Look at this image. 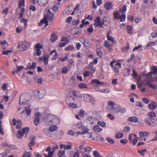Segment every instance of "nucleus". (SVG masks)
I'll list each match as a JSON object with an SVG mask.
<instances>
[{"instance_id":"40","label":"nucleus","mask_w":157,"mask_h":157,"mask_svg":"<svg viewBox=\"0 0 157 157\" xmlns=\"http://www.w3.org/2000/svg\"><path fill=\"white\" fill-rule=\"evenodd\" d=\"M97 123L99 125L103 128H105L106 127V124L104 121H98Z\"/></svg>"},{"instance_id":"62","label":"nucleus","mask_w":157,"mask_h":157,"mask_svg":"<svg viewBox=\"0 0 157 157\" xmlns=\"http://www.w3.org/2000/svg\"><path fill=\"white\" fill-rule=\"evenodd\" d=\"M61 41L62 42H65L64 43L67 44L69 40L67 37L63 36L61 38Z\"/></svg>"},{"instance_id":"1","label":"nucleus","mask_w":157,"mask_h":157,"mask_svg":"<svg viewBox=\"0 0 157 157\" xmlns=\"http://www.w3.org/2000/svg\"><path fill=\"white\" fill-rule=\"evenodd\" d=\"M30 96L29 94H22L19 98L20 106L17 112L19 113H21L25 111L27 116L30 115L31 109L30 108V105L29 103L26 102L29 99Z\"/></svg>"},{"instance_id":"41","label":"nucleus","mask_w":157,"mask_h":157,"mask_svg":"<svg viewBox=\"0 0 157 157\" xmlns=\"http://www.w3.org/2000/svg\"><path fill=\"white\" fill-rule=\"evenodd\" d=\"M75 50V48L73 45H69L65 49L66 51H72Z\"/></svg>"},{"instance_id":"20","label":"nucleus","mask_w":157,"mask_h":157,"mask_svg":"<svg viewBox=\"0 0 157 157\" xmlns=\"http://www.w3.org/2000/svg\"><path fill=\"white\" fill-rule=\"evenodd\" d=\"M16 67L17 69H14L12 72L14 75H15V74L19 73L24 68V67L22 66H17Z\"/></svg>"},{"instance_id":"46","label":"nucleus","mask_w":157,"mask_h":157,"mask_svg":"<svg viewBox=\"0 0 157 157\" xmlns=\"http://www.w3.org/2000/svg\"><path fill=\"white\" fill-rule=\"evenodd\" d=\"M82 24L80 25V28H82L83 26V25H88L89 24V22L88 21H86L85 19L82 20Z\"/></svg>"},{"instance_id":"60","label":"nucleus","mask_w":157,"mask_h":157,"mask_svg":"<svg viewBox=\"0 0 157 157\" xmlns=\"http://www.w3.org/2000/svg\"><path fill=\"white\" fill-rule=\"evenodd\" d=\"M22 30V27L21 25L18 26L16 29V32L18 33H20Z\"/></svg>"},{"instance_id":"13","label":"nucleus","mask_w":157,"mask_h":157,"mask_svg":"<svg viewBox=\"0 0 157 157\" xmlns=\"http://www.w3.org/2000/svg\"><path fill=\"white\" fill-rule=\"evenodd\" d=\"M144 122L151 126H156L157 125V119L156 120L151 121V119L146 118L144 120Z\"/></svg>"},{"instance_id":"52","label":"nucleus","mask_w":157,"mask_h":157,"mask_svg":"<svg viewBox=\"0 0 157 157\" xmlns=\"http://www.w3.org/2000/svg\"><path fill=\"white\" fill-rule=\"evenodd\" d=\"M133 28L132 27L130 26H128L127 27V30L129 34H131L132 33Z\"/></svg>"},{"instance_id":"25","label":"nucleus","mask_w":157,"mask_h":157,"mask_svg":"<svg viewBox=\"0 0 157 157\" xmlns=\"http://www.w3.org/2000/svg\"><path fill=\"white\" fill-rule=\"evenodd\" d=\"M57 36L55 33H52L51 35V38L50 39V41L51 43H53L56 41L57 40Z\"/></svg>"},{"instance_id":"58","label":"nucleus","mask_w":157,"mask_h":157,"mask_svg":"<svg viewBox=\"0 0 157 157\" xmlns=\"http://www.w3.org/2000/svg\"><path fill=\"white\" fill-rule=\"evenodd\" d=\"M93 155L95 157H102L96 150H94L93 151Z\"/></svg>"},{"instance_id":"37","label":"nucleus","mask_w":157,"mask_h":157,"mask_svg":"<svg viewBox=\"0 0 157 157\" xmlns=\"http://www.w3.org/2000/svg\"><path fill=\"white\" fill-rule=\"evenodd\" d=\"M92 148L89 146H86L84 147V151L86 153H90L92 151Z\"/></svg>"},{"instance_id":"23","label":"nucleus","mask_w":157,"mask_h":157,"mask_svg":"<svg viewBox=\"0 0 157 157\" xmlns=\"http://www.w3.org/2000/svg\"><path fill=\"white\" fill-rule=\"evenodd\" d=\"M97 86H94L95 89L96 90V91H99L101 93H102L106 94H108L109 92V90L107 88H105L103 89L99 90L97 89Z\"/></svg>"},{"instance_id":"3","label":"nucleus","mask_w":157,"mask_h":157,"mask_svg":"<svg viewBox=\"0 0 157 157\" xmlns=\"http://www.w3.org/2000/svg\"><path fill=\"white\" fill-rule=\"evenodd\" d=\"M53 19V14L51 13L50 11L48 10L44 17L39 23L40 26L44 25V27H45L48 25V22H51Z\"/></svg>"},{"instance_id":"4","label":"nucleus","mask_w":157,"mask_h":157,"mask_svg":"<svg viewBox=\"0 0 157 157\" xmlns=\"http://www.w3.org/2000/svg\"><path fill=\"white\" fill-rule=\"evenodd\" d=\"M110 66L112 67L113 71L115 73H117L119 71V69L121 67V64L118 62L113 60L110 63Z\"/></svg>"},{"instance_id":"15","label":"nucleus","mask_w":157,"mask_h":157,"mask_svg":"<svg viewBox=\"0 0 157 157\" xmlns=\"http://www.w3.org/2000/svg\"><path fill=\"white\" fill-rule=\"evenodd\" d=\"M85 113V111L83 109H81L78 112V114H75V117L78 119L80 120L84 117Z\"/></svg>"},{"instance_id":"36","label":"nucleus","mask_w":157,"mask_h":157,"mask_svg":"<svg viewBox=\"0 0 157 157\" xmlns=\"http://www.w3.org/2000/svg\"><path fill=\"white\" fill-rule=\"evenodd\" d=\"M78 87L79 89H83L87 88V85L86 84L84 83H80L78 85Z\"/></svg>"},{"instance_id":"5","label":"nucleus","mask_w":157,"mask_h":157,"mask_svg":"<svg viewBox=\"0 0 157 157\" xmlns=\"http://www.w3.org/2000/svg\"><path fill=\"white\" fill-rule=\"evenodd\" d=\"M30 46V44L27 41L20 42L18 43L17 48L21 51H24L28 48Z\"/></svg>"},{"instance_id":"32","label":"nucleus","mask_w":157,"mask_h":157,"mask_svg":"<svg viewBox=\"0 0 157 157\" xmlns=\"http://www.w3.org/2000/svg\"><path fill=\"white\" fill-rule=\"evenodd\" d=\"M113 113H115L119 112L120 110V107L117 105H116L112 109Z\"/></svg>"},{"instance_id":"59","label":"nucleus","mask_w":157,"mask_h":157,"mask_svg":"<svg viewBox=\"0 0 157 157\" xmlns=\"http://www.w3.org/2000/svg\"><path fill=\"white\" fill-rule=\"evenodd\" d=\"M80 153L78 150H77L73 154V157H79Z\"/></svg>"},{"instance_id":"9","label":"nucleus","mask_w":157,"mask_h":157,"mask_svg":"<svg viewBox=\"0 0 157 157\" xmlns=\"http://www.w3.org/2000/svg\"><path fill=\"white\" fill-rule=\"evenodd\" d=\"M34 94L39 98H41L46 93V90L44 89H37L33 92Z\"/></svg>"},{"instance_id":"44","label":"nucleus","mask_w":157,"mask_h":157,"mask_svg":"<svg viewBox=\"0 0 157 157\" xmlns=\"http://www.w3.org/2000/svg\"><path fill=\"white\" fill-rule=\"evenodd\" d=\"M126 5H124L123 7L120 8L119 11L121 13H123L126 11Z\"/></svg>"},{"instance_id":"56","label":"nucleus","mask_w":157,"mask_h":157,"mask_svg":"<svg viewBox=\"0 0 157 157\" xmlns=\"http://www.w3.org/2000/svg\"><path fill=\"white\" fill-rule=\"evenodd\" d=\"M9 152L7 151H5L0 153V157H5L9 154Z\"/></svg>"},{"instance_id":"35","label":"nucleus","mask_w":157,"mask_h":157,"mask_svg":"<svg viewBox=\"0 0 157 157\" xmlns=\"http://www.w3.org/2000/svg\"><path fill=\"white\" fill-rule=\"evenodd\" d=\"M48 0H39L38 2L40 6L45 5L48 2Z\"/></svg>"},{"instance_id":"11","label":"nucleus","mask_w":157,"mask_h":157,"mask_svg":"<svg viewBox=\"0 0 157 157\" xmlns=\"http://www.w3.org/2000/svg\"><path fill=\"white\" fill-rule=\"evenodd\" d=\"M93 60V61L90 62L88 65V67L90 69V73L92 74H93L95 71V69L93 67L94 64H96L98 63V58H95Z\"/></svg>"},{"instance_id":"21","label":"nucleus","mask_w":157,"mask_h":157,"mask_svg":"<svg viewBox=\"0 0 157 157\" xmlns=\"http://www.w3.org/2000/svg\"><path fill=\"white\" fill-rule=\"evenodd\" d=\"M113 6V4L109 2H106L104 5V8L107 10H109L112 9Z\"/></svg>"},{"instance_id":"17","label":"nucleus","mask_w":157,"mask_h":157,"mask_svg":"<svg viewBox=\"0 0 157 157\" xmlns=\"http://www.w3.org/2000/svg\"><path fill=\"white\" fill-rule=\"evenodd\" d=\"M13 124L14 125L16 126V128L17 129H19L21 126L22 122L20 120L17 121L15 119H13Z\"/></svg>"},{"instance_id":"53","label":"nucleus","mask_w":157,"mask_h":157,"mask_svg":"<svg viewBox=\"0 0 157 157\" xmlns=\"http://www.w3.org/2000/svg\"><path fill=\"white\" fill-rule=\"evenodd\" d=\"M67 134L71 136H74L76 133L72 130H68L67 132Z\"/></svg>"},{"instance_id":"18","label":"nucleus","mask_w":157,"mask_h":157,"mask_svg":"<svg viewBox=\"0 0 157 157\" xmlns=\"http://www.w3.org/2000/svg\"><path fill=\"white\" fill-rule=\"evenodd\" d=\"M83 127L82 123L80 122L73 124L72 126V128L75 130L82 129Z\"/></svg>"},{"instance_id":"12","label":"nucleus","mask_w":157,"mask_h":157,"mask_svg":"<svg viewBox=\"0 0 157 157\" xmlns=\"http://www.w3.org/2000/svg\"><path fill=\"white\" fill-rule=\"evenodd\" d=\"M42 45L41 44L39 43L36 44L34 48V53L36 54L38 56L40 55L41 52L40 49H42Z\"/></svg>"},{"instance_id":"10","label":"nucleus","mask_w":157,"mask_h":157,"mask_svg":"<svg viewBox=\"0 0 157 157\" xmlns=\"http://www.w3.org/2000/svg\"><path fill=\"white\" fill-rule=\"evenodd\" d=\"M128 139L131 143L133 145L136 144L137 142V138L136 135L134 134H129L128 135Z\"/></svg>"},{"instance_id":"31","label":"nucleus","mask_w":157,"mask_h":157,"mask_svg":"<svg viewBox=\"0 0 157 157\" xmlns=\"http://www.w3.org/2000/svg\"><path fill=\"white\" fill-rule=\"evenodd\" d=\"M0 44L2 47V50H5L6 49V46L8 45L7 43L5 40H3L1 41Z\"/></svg>"},{"instance_id":"50","label":"nucleus","mask_w":157,"mask_h":157,"mask_svg":"<svg viewBox=\"0 0 157 157\" xmlns=\"http://www.w3.org/2000/svg\"><path fill=\"white\" fill-rule=\"evenodd\" d=\"M146 151L147 150L145 149H143L141 150H138V153L143 156L144 155Z\"/></svg>"},{"instance_id":"42","label":"nucleus","mask_w":157,"mask_h":157,"mask_svg":"<svg viewBox=\"0 0 157 157\" xmlns=\"http://www.w3.org/2000/svg\"><path fill=\"white\" fill-rule=\"evenodd\" d=\"M124 135L122 133L119 132L116 133L115 137L117 139L121 138L123 137Z\"/></svg>"},{"instance_id":"22","label":"nucleus","mask_w":157,"mask_h":157,"mask_svg":"<svg viewBox=\"0 0 157 157\" xmlns=\"http://www.w3.org/2000/svg\"><path fill=\"white\" fill-rule=\"evenodd\" d=\"M49 57V56H43L42 57H40L39 59L41 60L43 59L44 62V65H48V60Z\"/></svg>"},{"instance_id":"33","label":"nucleus","mask_w":157,"mask_h":157,"mask_svg":"<svg viewBox=\"0 0 157 157\" xmlns=\"http://www.w3.org/2000/svg\"><path fill=\"white\" fill-rule=\"evenodd\" d=\"M36 67V64L35 63H33L32 65H28L27 66L26 69H31L35 68Z\"/></svg>"},{"instance_id":"49","label":"nucleus","mask_w":157,"mask_h":157,"mask_svg":"<svg viewBox=\"0 0 157 157\" xmlns=\"http://www.w3.org/2000/svg\"><path fill=\"white\" fill-rule=\"evenodd\" d=\"M107 104L109 106H110L112 107V109L113 107L116 105L114 102L113 101H108L107 102Z\"/></svg>"},{"instance_id":"43","label":"nucleus","mask_w":157,"mask_h":157,"mask_svg":"<svg viewBox=\"0 0 157 157\" xmlns=\"http://www.w3.org/2000/svg\"><path fill=\"white\" fill-rule=\"evenodd\" d=\"M69 8V7L66 8L63 11V13L64 16H67L70 13V11L68 9Z\"/></svg>"},{"instance_id":"54","label":"nucleus","mask_w":157,"mask_h":157,"mask_svg":"<svg viewBox=\"0 0 157 157\" xmlns=\"http://www.w3.org/2000/svg\"><path fill=\"white\" fill-rule=\"evenodd\" d=\"M31 152L29 151V152H25L24 153L22 157H30L31 156Z\"/></svg>"},{"instance_id":"55","label":"nucleus","mask_w":157,"mask_h":157,"mask_svg":"<svg viewBox=\"0 0 157 157\" xmlns=\"http://www.w3.org/2000/svg\"><path fill=\"white\" fill-rule=\"evenodd\" d=\"M76 75H73L71 77V82H73L75 84L77 81H76Z\"/></svg>"},{"instance_id":"19","label":"nucleus","mask_w":157,"mask_h":157,"mask_svg":"<svg viewBox=\"0 0 157 157\" xmlns=\"http://www.w3.org/2000/svg\"><path fill=\"white\" fill-rule=\"evenodd\" d=\"M149 133L147 132H139V135L140 137H145L144 138V141L146 140V138L149 136Z\"/></svg>"},{"instance_id":"51","label":"nucleus","mask_w":157,"mask_h":157,"mask_svg":"<svg viewBox=\"0 0 157 157\" xmlns=\"http://www.w3.org/2000/svg\"><path fill=\"white\" fill-rule=\"evenodd\" d=\"M84 145L83 144L80 145L78 147V150L81 153V154H82L83 153H84V151H82L83 149H84Z\"/></svg>"},{"instance_id":"30","label":"nucleus","mask_w":157,"mask_h":157,"mask_svg":"<svg viewBox=\"0 0 157 157\" xmlns=\"http://www.w3.org/2000/svg\"><path fill=\"white\" fill-rule=\"evenodd\" d=\"M128 120L129 121L132 122L136 123L139 122L138 118L135 117H130L128 118Z\"/></svg>"},{"instance_id":"63","label":"nucleus","mask_w":157,"mask_h":157,"mask_svg":"<svg viewBox=\"0 0 157 157\" xmlns=\"http://www.w3.org/2000/svg\"><path fill=\"white\" fill-rule=\"evenodd\" d=\"M113 14L114 19H118L120 16V13L117 12H115Z\"/></svg>"},{"instance_id":"34","label":"nucleus","mask_w":157,"mask_h":157,"mask_svg":"<svg viewBox=\"0 0 157 157\" xmlns=\"http://www.w3.org/2000/svg\"><path fill=\"white\" fill-rule=\"evenodd\" d=\"M54 53H55V54L54 56L52 58V60H55L57 59L58 56L56 50H53L51 51L50 53V55H51Z\"/></svg>"},{"instance_id":"29","label":"nucleus","mask_w":157,"mask_h":157,"mask_svg":"<svg viewBox=\"0 0 157 157\" xmlns=\"http://www.w3.org/2000/svg\"><path fill=\"white\" fill-rule=\"evenodd\" d=\"M58 127L56 125L53 124L50 126L49 128V130L50 132H54L58 130Z\"/></svg>"},{"instance_id":"28","label":"nucleus","mask_w":157,"mask_h":157,"mask_svg":"<svg viewBox=\"0 0 157 157\" xmlns=\"http://www.w3.org/2000/svg\"><path fill=\"white\" fill-rule=\"evenodd\" d=\"M93 129L94 131L98 132H100L102 130V129L97 125H94L93 126Z\"/></svg>"},{"instance_id":"14","label":"nucleus","mask_w":157,"mask_h":157,"mask_svg":"<svg viewBox=\"0 0 157 157\" xmlns=\"http://www.w3.org/2000/svg\"><path fill=\"white\" fill-rule=\"evenodd\" d=\"M94 25L96 27L99 28H102V22L101 20L100 17H97L95 20Z\"/></svg>"},{"instance_id":"61","label":"nucleus","mask_w":157,"mask_h":157,"mask_svg":"<svg viewBox=\"0 0 157 157\" xmlns=\"http://www.w3.org/2000/svg\"><path fill=\"white\" fill-rule=\"evenodd\" d=\"M107 39L109 41H110L111 42H113L114 40V38L109 36V33L107 34Z\"/></svg>"},{"instance_id":"16","label":"nucleus","mask_w":157,"mask_h":157,"mask_svg":"<svg viewBox=\"0 0 157 157\" xmlns=\"http://www.w3.org/2000/svg\"><path fill=\"white\" fill-rule=\"evenodd\" d=\"M80 40L86 48H87L90 47V44L88 40L84 38H82L80 39Z\"/></svg>"},{"instance_id":"45","label":"nucleus","mask_w":157,"mask_h":157,"mask_svg":"<svg viewBox=\"0 0 157 157\" xmlns=\"http://www.w3.org/2000/svg\"><path fill=\"white\" fill-rule=\"evenodd\" d=\"M72 94L74 96H75L77 98H82V95H81V94L77 93L76 91H73Z\"/></svg>"},{"instance_id":"39","label":"nucleus","mask_w":157,"mask_h":157,"mask_svg":"<svg viewBox=\"0 0 157 157\" xmlns=\"http://www.w3.org/2000/svg\"><path fill=\"white\" fill-rule=\"evenodd\" d=\"M68 145H65L64 149L66 150H70L71 149V147H73L72 144L71 142H68L67 143Z\"/></svg>"},{"instance_id":"26","label":"nucleus","mask_w":157,"mask_h":157,"mask_svg":"<svg viewBox=\"0 0 157 157\" xmlns=\"http://www.w3.org/2000/svg\"><path fill=\"white\" fill-rule=\"evenodd\" d=\"M35 139V136H32L30 138V141L29 144V147L32 146L34 145L35 144L34 140Z\"/></svg>"},{"instance_id":"24","label":"nucleus","mask_w":157,"mask_h":157,"mask_svg":"<svg viewBox=\"0 0 157 157\" xmlns=\"http://www.w3.org/2000/svg\"><path fill=\"white\" fill-rule=\"evenodd\" d=\"M88 121L90 122L91 124H95L97 123L98 121L96 118H94L93 116H91L88 118Z\"/></svg>"},{"instance_id":"6","label":"nucleus","mask_w":157,"mask_h":157,"mask_svg":"<svg viewBox=\"0 0 157 157\" xmlns=\"http://www.w3.org/2000/svg\"><path fill=\"white\" fill-rule=\"evenodd\" d=\"M82 131H78L76 133V137L78 136L79 135H82L83 134H87L88 137L90 138L91 137V134L89 132L90 130L86 126H83L82 128Z\"/></svg>"},{"instance_id":"57","label":"nucleus","mask_w":157,"mask_h":157,"mask_svg":"<svg viewBox=\"0 0 157 157\" xmlns=\"http://www.w3.org/2000/svg\"><path fill=\"white\" fill-rule=\"evenodd\" d=\"M40 119L37 117H35L34 120V123L36 125H37L39 123Z\"/></svg>"},{"instance_id":"64","label":"nucleus","mask_w":157,"mask_h":157,"mask_svg":"<svg viewBox=\"0 0 157 157\" xmlns=\"http://www.w3.org/2000/svg\"><path fill=\"white\" fill-rule=\"evenodd\" d=\"M18 5L20 7L24 6H25V0H19Z\"/></svg>"},{"instance_id":"7","label":"nucleus","mask_w":157,"mask_h":157,"mask_svg":"<svg viewBox=\"0 0 157 157\" xmlns=\"http://www.w3.org/2000/svg\"><path fill=\"white\" fill-rule=\"evenodd\" d=\"M82 98L84 100L87 102L91 103L92 104H94L95 99L91 95L89 94H84L82 96Z\"/></svg>"},{"instance_id":"27","label":"nucleus","mask_w":157,"mask_h":157,"mask_svg":"<svg viewBox=\"0 0 157 157\" xmlns=\"http://www.w3.org/2000/svg\"><path fill=\"white\" fill-rule=\"evenodd\" d=\"M156 103L154 101L151 102L148 105V108L152 110H154L156 108Z\"/></svg>"},{"instance_id":"48","label":"nucleus","mask_w":157,"mask_h":157,"mask_svg":"<svg viewBox=\"0 0 157 157\" xmlns=\"http://www.w3.org/2000/svg\"><path fill=\"white\" fill-rule=\"evenodd\" d=\"M148 115L151 118H152L156 117V114L153 111H151L149 112L148 113Z\"/></svg>"},{"instance_id":"38","label":"nucleus","mask_w":157,"mask_h":157,"mask_svg":"<svg viewBox=\"0 0 157 157\" xmlns=\"http://www.w3.org/2000/svg\"><path fill=\"white\" fill-rule=\"evenodd\" d=\"M91 83L93 84H96L98 85H102L103 83L100 82L99 80L97 79H93L91 81Z\"/></svg>"},{"instance_id":"47","label":"nucleus","mask_w":157,"mask_h":157,"mask_svg":"<svg viewBox=\"0 0 157 157\" xmlns=\"http://www.w3.org/2000/svg\"><path fill=\"white\" fill-rule=\"evenodd\" d=\"M65 150L60 151H59L58 153V156L59 157H62L65 154Z\"/></svg>"},{"instance_id":"8","label":"nucleus","mask_w":157,"mask_h":157,"mask_svg":"<svg viewBox=\"0 0 157 157\" xmlns=\"http://www.w3.org/2000/svg\"><path fill=\"white\" fill-rule=\"evenodd\" d=\"M29 128L26 127L19 130L17 132V137L18 138H22L24 134H27L29 131Z\"/></svg>"},{"instance_id":"2","label":"nucleus","mask_w":157,"mask_h":157,"mask_svg":"<svg viewBox=\"0 0 157 157\" xmlns=\"http://www.w3.org/2000/svg\"><path fill=\"white\" fill-rule=\"evenodd\" d=\"M43 121L48 125L55 124L57 125L60 121L59 118L56 116L49 114L45 117L43 119Z\"/></svg>"}]
</instances>
